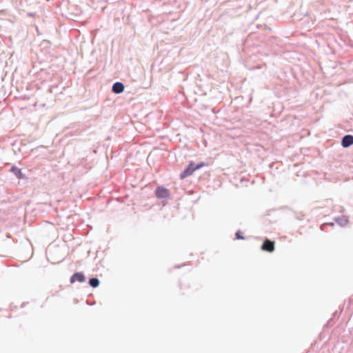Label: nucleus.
<instances>
[{"label":"nucleus","instance_id":"obj_6","mask_svg":"<svg viewBox=\"0 0 353 353\" xmlns=\"http://www.w3.org/2000/svg\"><path fill=\"white\" fill-rule=\"evenodd\" d=\"M124 90V85L122 83L117 82L112 86V91L114 93L119 94Z\"/></svg>","mask_w":353,"mask_h":353},{"label":"nucleus","instance_id":"obj_2","mask_svg":"<svg viewBox=\"0 0 353 353\" xmlns=\"http://www.w3.org/2000/svg\"><path fill=\"white\" fill-rule=\"evenodd\" d=\"M156 196L161 199L168 198L170 196L169 191L163 187H158L156 190Z\"/></svg>","mask_w":353,"mask_h":353},{"label":"nucleus","instance_id":"obj_3","mask_svg":"<svg viewBox=\"0 0 353 353\" xmlns=\"http://www.w3.org/2000/svg\"><path fill=\"white\" fill-rule=\"evenodd\" d=\"M261 249L268 252H272L274 250V242L266 239L263 242Z\"/></svg>","mask_w":353,"mask_h":353},{"label":"nucleus","instance_id":"obj_8","mask_svg":"<svg viewBox=\"0 0 353 353\" xmlns=\"http://www.w3.org/2000/svg\"><path fill=\"white\" fill-rule=\"evenodd\" d=\"M11 170L17 176L18 178L21 179L23 177L21 171L18 168L12 167Z\"/></svg>","mask_w":353,"mask_h":353},{"label":"nucleus","instance_id":"obj_5","mask_svg":"<svg viewBox=\"0 0 353 353\" xmlns=\"http://www.w3.org/2000/svg\"><path fill=\"white\" fill-rule=\"evenodd\" d=\"M342 145L344 148H347L353 144V136L345 135L342 139Z\"/></svg>","mask_w":353,"mask_h":353},{"label":"nucleus","instance_id":"obj_7","mask_svg":"<svg viewBox=\"0 0 353 353\" xmlns=\"http://www.w3.org/2000/svg\"><path fill=\"white\" fill-rule=\"evenodd\" d=\"M89 284L92 287V288H97L99 286V281L98 279L97 278H92L90 279L89 281Z\"/></svg>","mask_w":353,"mask_h":353},{"label":"nucleus","instance_id":"obj_4","mask_svg":"<svg viewBox=\"0 0 353 353\" xmlns=\"http://www.w3.org/2000/svg\"><path fill=\"white\" fill-rule=\"evenodd\" d=\"M85 276L81 272H77V273H74L72 276V277L70 279V282L72 283H73L76 281L82 283V282L85 281Z\"/></svg>","mask_w":353,"mask_h":353},{"label":"nucleus","instance_id":"obj_9","mask_svg":"<svg viewBox=\"0 0 353 353\" xmlns=\"http://www.w3.org/2000/svg\"><path fill=\"white\" fill-rule=\"evenodd\" d=\"M236 239H243V237L240 234V232H238L236 233Z\"/></svg>","mask_w":353,"mask_h":353},{"label":"nucleus","instance_id":"obj_1","mask_svg":"<svg viewBox=\"0 0 353 353\" xmlns=\"http://www.w3.org/2000/svg\"><path fill=\"white\" fill-rule=\"evenodd\" d=\"M193 165L194 163L192 162L189 164L188 167L181 174V179H183L188 176L191 175L194 172V171L201 168L203 166V164L198 165L195 167H194Z\"/></svg>","mask_w":353,"mask_h":353}]
</instances>
